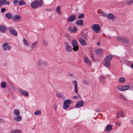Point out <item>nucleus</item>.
I'll return each mask as SVG.
<instances>
[{"mask_svg": "<svg viewBox=\"0 0 133 133\" xmlns=\"http://www.w3.org/2000/svg\"><path fill=\"white\" fill-rule=\"evenodd\" d=\"M72 103V101L70 99H68L65 100L63 102V108L64 109H67L70 107V104Z\"/></svg>", "mask_w": 133, "mask_h": 133, "instance_id": "obj_1", "label": "nucleus"}, {"mask_svg": "<svg viewBox=\"0 0 133 133\" xmlns=\"http://www.w3.org/2000/svg\"><path fill=\"white\" fill-rule=\"evenodd\" d=\"M71 44L73 47V49L75 51H77L79 48L78 43L77 41L75 39H74L71 42Z\"/></svg>", "mask_w": 133, "mask_h": 133, "instance_id": "obj_2", "label": "nucleus"}, {"mask_svg": "<svg viewBox=\"0 0 133 133\" xmlns=\"http://www.w3.org/2000/svg\"><path fill=\"white\" fill-rule=\"evenodd\" d=\"M92 30L94 31L95 32L98 33L99 32L100 26L97 24H95L92 26Z\"/></svg>", "mask_w": 133, "mask_h": 133, "instance_id": "obj_3", "label": "nucleus"}, {"mask_svg": "<svg viewBox=\"0 0 133 133\" xmlns=\"http://www.w3.org/2000/svg\"><path fill=\"white\" fill-rule=\"evenodd\" d=\"M118 40L121 41L124 43H127L128 42V40L127 38L122 36H119L117 38Z\"/></svg>", "mask_w": 133, "mask_h": 133, "instance_id": "obj_4", "label": "nucleus"}, {"mask_svg": "<svg viewBox=\"0 0 133 133\" xmlns=\"http://www.w3.org/2000/svg\"><path fill=\"white\" fill-rule=\"evenodd\" d=\"M9 30L10 34L11 35L15 36H16L17 35V31L13 27H10L9 28Z\"/></svg>", "mask_w": 133, "mask_h": 133, "instance_id": "obj_5", "label": "nucleus"}, {"mask_svg": "<svg viewBox=\"0 0 133 133\" xmlns=\"http://www.w3.org/2000/svg\"><path fill=\"white\" fill-rule=\"evenodd\" d=\"M38 0L34 1L32 2L30 5L31 7L34 9H36L38 6Z\"/></svg>", "mask_w": 133, "mask_h": 133, "instance_id": "obj_6", "label": "nucleus"}, {"mask_svg": "<svg viewBox=\"0 0 133 133\" xmlns=\"http://www.w3.org/2000/svg\"><path fill=\"white\" fill-rule=\"evenodd\" d=\"M2 46L3 49L4 50H6L7 49L10 50L11 48V46L6 43L3 44V45Z\"/></svg>", "mask_w": 133, "mask_h": 133, "instance_id": "obj_7", "label": "nucleus"}, {"mask_svg": "<svg viewBox=\"0 0 133 133\" xmlns=\"http://www.w3.org/2000/svg\"><path fill=\"white\" fill-rule=\"evenodd\" d=\"M19 92L21 95L25 96H28L29 95V94L25 90H23L21 89H19Z\"/></svg>", "mask_w": 133, "mask_h": 133, "instance_id": "obj_8", "label": "nucleus"}, {"mask_svg": "<svg viewBox=\"0 0 133 133\" xmlns=\"http://www.w3.org/2000/svg\"><path fill=\"white\" fill-rule=\"evenodd\" d=\"M76 19V16L74 15H72L68 19V21L69 22H70L75 21Z\"/></svg>", "mask_w": 133, "mask_h": 133, "instance_id": "obj_9", "label": "nucleus"}, {"mask_svg": "<svg viewBox=\"0 0 133 133\" xmlns=\"http://www.w3.org/2000/svg\"><path fill=\"white\" fill-rule=\"evenodd\" d=\"M84 103L82 101H80L78 102L76 104L75 107L76 108H79L84 106Z\"/></svg>", "mask_w": 133, "mask_h": 133, "instance_id": "obj_10", "label": "nucleus"}, {"mask_svg": "<svg viewBox=\"0 0 133 133\" xmlns=\"http://www.w3.org/2000/svg\"><path fill=\"white\" fill-rule=\"evenodd\" d=\"M95 52L97 55H102L103 53V50L102 49H97L95 50Z\"/></svg>", "mask_w": 133, "mask_h": 133, "instance_id": "obj_11", "label": "nucleus"}, {"mask_svg": "<svg viewBox=\"0 0 133 133\" xmlns=\"http://www.w3.org/2000/svg\"><path fill=\"white\" fill-rule=\"evenodd\" d=\"M65 44L66 45L65 49L66 51L68 52L71 51L72 50V47L69 45L68 43L66 42L65 43Z\"/></svg>", "mask_w": 133, "mask_h": 133, "instance_id": "obj_12", "label": "nucleus"}, {"mask_svg": "<svg viewBox=\"0 0 133 133\" xmlns=\"http://www.w3.org/2000/svg\"><path fill=\"white\" fill-rule=\"evenodd\" d=\"M79 40L80 43L82 45L85 46L87 44V42L82 38H79Z\"/></svg>", "mask_w": 133, "mask_h": 133, "instance_id": "obj_13", "label": "nucleus"}, {"mask_svg": "<svg viewBox=\"0 0 133 133\" xmlns=\"http://www.w3.org/2000/svg\"><path fill=\"white\" fill-rule=\"evenodd\" d=\"M21 18V16L20 15H15L12 17V19L13 21H18Z\"/></svg>", "mask_w": 133, "mask_h": 133, "instance_id": "obj_14", "label": "nucleus"}, {"mask_svg": "<svg viewBox=\"0 0 133 133\" xmlns=\"http://www.w3.org/2000/svg\"><path fill=\"white\" fill-rule=\"evenodd\" d=\"M112 58L113 56L112 55H108L105 58V61H107L110 62V61L112 59Z\"/></svg>", "mask_w": 133, "mask_h": 133, "instance_id": "obj_15", "label": "nucleus"}, {"mask_svg": "<svg viewBox=\"0 0 133 133\" xmlns=\"http://www.w3.org/2000/svg\"><path fill=\"white\" fill-rule=\"evenodd\" d=\"M76 24L78 25H84L83 21L82 19H78L76 21Z\"/></svg>", "mask_w": 133, "mask_h": 133, "instance_id": "obj_16", "label": "nucleus"}, {"mask_svg": "<svg viewBox=\"0 0 133 133\" xmlns=\"http://www.w3.org/2000/svg\"><path fill=\"white\" fill-rule=\"evenodd\" d=\"M6 30V27L4 25H0V32H4Z\"/></svg>", "mask_w": 133, "mask_h": 133, "instance_id": "obj_17", "label": "nucleus"}, {"mask_svg": "<svg viewBox=\"0 0 133 133\" xmlns=\"http://www.w3.org/2000/svg\"><path fill=\"white\" fill-rule=\"evenodd\" d=\"M13 113L16 116H18L20 114V112L19 110L16 109L14 110Z\"/></svg>", "mask_w": 133, "mask_h": 133, "instance_id": "obj_18", "label": "nucleus"}, {"mask_svg": "<svg viewBox=\"0 0 133 133\" xmlns=\"http://www.w3.org/2000/svg\"><path fill=\"white\" fill-rule=\"evenodd\" d=\"M17 117H15L14 118V119L16 121H19L21 120L22 118L19 115L18 116H17Z\"/></svg>", "mask_w": 133, "mask_h": 133, "instance_id": "obj_19", "label": "nucleus"}, {"mask_svg": "<svg viewBox=\"0 0 133 133\" xmlns=\"http://www.w3.org/2000/svg\"><path fill=\"white\" fill-rule=\"evenodd\" d=\"M5 16L6 18L8 19H10L12 17V15L9 12L6 13L5 14Z\"/></svg>", "mask_w": 133, "mask_h": 133, "instance_id": "obj_20", "label": "nucleus"}, {"mask_svg": "<svg viewBox=\"0 0 133 133\" xmlns=\"http://www.w3.org/2000/svg\"><path fill=\"white\" fill-rule=\"evenodd\" d=\"M107 18L110 19H112L114 18V17L113 14H109L107 16Z\"/></svg>", "mask_w": 133, "mask_h": 133, "instance_id": "obj_21", "label": "nucleus"}, {"mask_svg": "<svg viewBox=\"0 0 133 133\" xmlns=\"http://www.w3.org/2000/svg\"><path fill=\"white\" fill-rule=\"evenodd\" d=\"M112 126L110 124L108 125L106 127V129L107 131H109L112 129Z\"/></svg>", "mask_w": 133, "mask_h": 133, "instance_id": "obj_22", "label": "nucleus"}, {"mask_svg": "<svg viewBox=\"0 0 133 133\" xmlns=\"http://www.w3.org/2000/svg\"><path fill=\"white\" fill-rule=\"evenodd\" d=\"M84 62L86 63H87L88 64L90 65H91V62L90 61H89L88 58L87 57H86L84 59Z\"/></svg>", "mask_w": 133, "mask_h": 133, "instance_id": "obj_23", "label": "nucleus"}, {"mask_svg": "<svg viewBox=\"0 0 133 133\" xmlns=\"http://www.w3.org/2000/svg\"><path fill=\"white\" fill-rule=\"evenodd\" d=\"M126 2L128 5H129L133 3V0H127Z\"/></svg>", "mask_w": 133, "mask_h": 133, "instance_id": "obj_24", "label": "nucleus"}, {"mask_svg": "<svg viewBox=\"0 0 133 133\" xmlns=\"http://www.w3.org/2000/svg\"><path fill=\"white\" fill-rule=\"evenodd\" d=\"M18 4L19 5H26V3L23 0H20L19 1Z\"/></svg>", "mask_w": 133, "mask_h": 133, "instance_id": "obj_25", "label": "nucleus"}, {"mask_svg": "<svg viewBox=\"0 0 133 133\" xmlns=\"http://www.w3.org/2000/svg\"><path fill=\"white\" fill-rule=\"evenodd\" d=\"M21 130L18 129H16L13 130H11V133H20Z\"/></svg>", "mask_w": 133, "mask_h": 133, "instance_id": "obj_26", "label": "nucleus"}, {"mask_svg": "<svg viewBox=\"0 0 133 133\" xmlns=\"http://www.w3.org/2000/svg\"><path fill=\"white\" fill-rule=\"evenodd\" d=\"M105 62L104 64L105 66L108 68L109 67L111 64L110 62L107 61Z\"/></svg>", "mask_w": 133, "mask_h": 133, "instance_id": "obj_27", "label": "nucleus"}, {"mask_svg": "<svg viewBox=\"0 0 133 133\" xmlns=\"http://www.w3.org/2000/svg\"><path fill=\"white\" fill-rule=\"evenodd\" d=\"M122 87V91H124L126 90H127L129 88V86L128 85H127L125 86H124Z\"/></svg>", "mask_w": 133, "mask_h": 133, "instance_id": "obj_28", "label": "nucleus"}, {"mask_svg": "<svg viewBox=\"0 0 133 133\" xmlns=\"http://www.w3.org/2000/svg\"><path fill=\"white\" fill-rule=\"evenodd\" d=\"M23 42L24 44L26 46L28 47L29 46V44L28 41L25 39L23 40Z\"/></svg>", "mask_w": 133, "mask_h": 133, "instance_id": "obj_29", "label": "nucleus"}, {"mask_svg": "<svg viewBox=\"0 0 133 133\" xmlns=\"http://www.w3.org/2000/svg\"><path fill=\"white\" fill-rule=\"evenodd\" d=\"M6 84L5 82H2L1 83V87L3 88H5L6 87Z\"/></svg>", "mask_w": 133, "mask_h": 133, "instance_id": "obj_30", "label": "nucleus"}, {"mask_svg": "<svg viewBox=\"0 0 133 133\" xmlns=\"http://www.w3.org/2000/svg\"><path fill=\"white\" fill-rule=\"evenodd\" d=\"M85 17V15L83 13L80 14L78 17V19L83 18Z\"/></svg>", "mask_w": 133, "mask_h": 133, "instance_id": "obj_31", "label": "nucleus"}, {"mask_svg": "<svg viewBox=\"0 0 133 133\" xmlns=\"http://www.w3.org/2000/svg\"><path fill=\"white\" fill-rule=\"evenodd\" d=\"M60 7L59 6H58L57 7L56 11L58 14H61V12L60 11Z\"/></svg>", "mask_w": 133, "mask_h": 133, "instance_id": "obj_32", "label": "nucleus"}, {"mask_svg": "<svg viewBox=\"0 0 133 133\" xmlns=\"http://www.w3.org/2000/svg\"><path fill=\"white\" fill-rule=\"evenodd\" d=\"M43 5V2L42 0L38 1V6L39 7H41Z\"/></svg>", "mask_w": 133, "mask_h": 133, "instance_id": "obj_33", "label": "nucleus"}, {"mask_svg": "<svg viewBox=\"0 0 133 133\" xmlns=\"http://www.w3.org/2000/svg\"><path fill=\"white\" fill-rule=\"evenodd\" d=\"M6 0H0V6L5 4Z\"/></svg>", "mask_w": 133, "mask_h": 133, "instance_id": "obj_34", "label": "nucleus"}, {"mask_svg": "<svg viewBox=\"0 0 133 133\" xmlns=\"http://www.w3.org/2000/svg\"><path fill=\"white\" fill-rule=\"evenodd\" d=\"M125 81V79L123 77H121L119 79V81L120 82V83H123Z\"/></svg>", "mask_w": 133, "mask_h": 133, "instance_id": "obj_35", "label": "nucleus"}, {"mask_svg": "<svg viewBox=\"0 0 133 133\" xmlns=\"http://www.w3.org/2000/svg\"><path fill=\"white\" fill-rule=\"evenodd\" d=\"M82 83H83L87 85H90V83L89 82L85 80H83L82 81Z\"/></svg>", "mask_w": 133, "mask_h": 133, "instance_id": "obj_36", "label": "nucleus"}, {"mask_svg": "<svg viewBox=\"0 0 133 133\" xmlns=\"http://www.w3.org/2000/svg\"><path fill=\"white\" fill-rule=\"evenodd\" d=\"M43 44L45 46H46L48 44V43L47 41L45 39H43Z\"/></svg>", "mask_w": 133, "mask_h": 133, "instance_id": "obj_37", "label": "nucleus"}, {"mask_svg": "<svg viewBox=\"0 0 133 133\" xmlns=\"http://www.w3.org/2000/svg\"><path fill=\"white\" fill-rule=\"evenodd\" d=\"M78 30V28L76 26H74L73 28V32H76Z\"/></svg>", "mask_w": 133, "mask_h": 133, "instance_id": "obj_38", "label": "nucleus"}, {"mask_svg": "<svg viewBox=\"0 0 133 133\" xmlns=\"http://www.w3.org/2000/svg\"><path fill=\"white\" fill-rule=\"evenodd\" d=\"M73 84H74V87H77V82L76 81H73Z\"/></svg>", "mask_w": 133, "mask_h": 133, "instance_id": "obj_39", "label": "nucleus"}, {"mask_svg": "<svg viewBox=\"0 0 133 133\" xmlns=\"http://www.w3.org/2000/svg\"><path fill=\"white\" fill-rule=\"evenodd\" d=\"M101 16L103 17H105L106 16L107 14L106 13L103 12L101 15Z\"/></svg>", "mask_w": 133, "mask_h": 133, "instance_id": "obj_40", "label": "nucleus"}, {"mask_svg": "<svg viewBox=\"0 0 133 133\" xmlns=\"http://www.w3.org/2000/svg\"><path fill=\"white\" fill-rule=\"evenodd\" d=\"M41 114L40 111L39 110H38L35 111L34 112V114L36 115H39Z\"/></svg>", "mask_w": 133, "mask_h": 133, "instance_id": "obj_41", "label": "nucleus"}, {"mask_svg": "<svg viewBox=\"0 0 133 133\" xmlns=\"http://www.w3.org/2000/svg\"><path fill=\"white\" fill-rule=\"evenodd\" d=\"M115 124L118 127H120L121 125V124L118 122H115Z\"/></svg>", "mask_w": 133, "mask_h": 133, "instance_id": "obj_42", "label": "nucleus"}, {"mask_svg": "<svg viewBox=\"0 0 133 133\" xmlns=\"http://www.w3.org/2000/svg\"><path fill=\"white\" fill-rule=\"evenodd\" d=\"M117 89L121 91H122V87L121 86H119L117 87Z\"/></svg>", "mask_w": 133, "mask_h": 133, "instance_id": "obj_43", "label": "nucleus"}, {"mask_svg": "<svg viewBox=\"0 0 133 133\" xmlns=\"http://www.w3.org/2000/svg\"><path fill=\"white\" fill-rule=\"evenodd\" d=\"M36 44L37 42L32 43L31 46L32 48H34L36 45Z\"/></svg>", "mask_w": 133, "mask_h": 133, "instance_id": "obj_44", "label": "nucleus"}, {"mask_svg": "<svg viewBox=\"0 0 133 133\" xmlns=\"http://www.w3.org/2000/svg\"><path fill=\"white\" fill-rule=\"evenodd\" d=\"M18 0H14L13 1V3L14 4H16L18 3Z\"/></svg>", "mask_w": 133, "mask_h": 133, "instance_id": "obj_45", "label": "nucleus"}, {"mask_svg": "<svg viewBox=\"0 0 133 133\" xmlns=\"http://www.w3.org/2000/svg\"><path fill=\"white\" fill-rule=\"evenodd\" d=\"M56 95L58 97H62V95L60 93H57Z\"/></svg>", "mask_w": 133, "mask_h": 133, "instance_id": "obj_46", "label": "nucleus"}, {"mask_svg": "<svg viewBox=\"0 0 133 133\" xmlns=\"http://www.w3.org/2000/svg\"><path fill=\"white\" fill-rule=\"evenodd\" d=\"M75 92L76 93H77L78 92V90L77 89V87H75Z\"/></svg>", "mask_w": 133, "mask_h": 133, "instance_id": "obj_47", "label": "nucleus"}, {"mask_svg": "<svg viewBox=\"0 0 133 133\" xmlns=\"http://www.w3.org/2000/svg\"><path fill=\"white\" fill-rule=\"evenodd\" d=\"M1 12L2 13L4 12L5 11V9L4 8H2L1 9Z\"/></svg>", "mask_w": 133, "mask_h": 133, "instance_id": "obj_48", "label": "nucleus"}, {"mask_svg": "<svg viewBox=\"0 0 133 133\" xmlns=\"http://www.w3.org/2000/svg\"><path fill=\"white\" fill-rule=\"evenodd\" d=\"M119 114H120V115H121V116H122L123 117H124V116L123 115V111H120Z\"/></svg>", "mask_w": 133, "mask_h": 133, "instance_id": "obj_49", "label": "nucleus"}, {"mask_svg": "<svg viewBox=\"0 0 133 133\" xmlns=\"http://www.w3.org/2000/svg\"><path fill=\"white\" fill-rule=\"evenodd\" d=\"M72 28L71 27H69L68 28V30L70 32H73V31H72Z\"/></svg>", "mask_w": 133, "mask_h": 133, "instance_id": "obj_50", "label": "nucleus"}, {"mask_svg": "<svg viewBox=\"0 0 133 133\" xmlns=\"http://www.w3.org/2000/svg\"><path fill=\"white\" fill-rule=\"evenodd\" d=\"M83 38L85 40H87L88 39V38L87 37V36L85 35V36H83Z\"/></svg>", "mask_w": 133, "mask_h": 133, "instance_id": "obj_51", "label": "nucleus"}, {"mask_svg": "<svg viewBox=\"0 0 133 133\" xmlns=\"http://www.w3.org/2000/svg\"><path fill=\"white\" fill-rule=\"evenodd\" d=\"M105 78V77L104 76H102V75L101 76V79H102V80H103L104 81L105 80V79H104Z\"/></svg>", "mask_w": 133, "mask_h": 133, "instance_id": "obj_52", "label": "nucleus"}, {"mask_svg": "<svg viewBox=\"0 0 133 133\" xmlns=\"http://www.w3.org/2000/svg\"><path fill=\"white\" fill-rule=\"evenodd\" d=\"M91 58L92 59V60H93V61H94L95 59L94 58V57L93 55V54H91Z\"/></svg>", "mask_w": 133, "mask_h": 133, "instance_id": "obj_53", "label": "nucleus"}, {"mask_svg": "<svg viewBox=\"0 0 133 133\" xmlns=\"http://www.w3.org/2000/svg\"><path fill=\"white\" fill-rule=\"evenodd\" d=\"M121 98L122 99L125 100H126V98L122 95L121 96Z\"/></svg>", "mask_w": 133, "mask_h": 133, "instance_id": "obj_54", "label": "nucleus"}, {"mask_svg": "<svg viewBox=\"0 0 133 133\" xmlns=\"http://www.w3.org/2000/svg\"><path fill=\"white\" fill-rule=\"evenodd\" d=\"M43 65H47V63L46 61H44L43 63Z\"/></svg>", "mask_w": 133, "mask_h": 133, "instance_id": "obj_55", "label": "nucleus"}, {"mask_svg": "<svg viewBox=\"0 0 133 133\" xmlns=\"http://www.w3.org/2000/svg\"><path fill=\"white\" fill-rule=\"evenodd\" d=\"M5 4H6L7 5H9L10 4V2L9 1H6V0Z\"/></svg>", "mask_w": 133, "mask_h": 133, "instance_id": "obj_56", "label": "nucleus"}, {"mask_svg": "<svg viewBox=\"0 0 133 133\" xmlns=\"http://www.w3.org/2000/svg\"><path fill=\"white\" fill-rule=\"evenodd\" d=\"M73 98L74 99H77L78 98V97L77 96L75 95L73 96Z\"/></svg>", "mask_w": 133, "mask_h": 133, "instance_id": "obj_57", "label": "nucleus"}, {"mask_svg": "<svg viewBox=\"0 0 133 133\" xmlns=\"http://www.w3.org/2000/svg\"><path fill=\"white\" fill-rule=\"evenodd\" d=\"M41 64H42L40 63L39 62H38V65H39V66H41Z\"/></svg>", "mask_w": 133, "mask_h": 133, "instance_id": "obj_58", "label": "nucleus"}, {"mask_svg": "<svg viewBox=\"0 0 133 133\" xmlns=\"http://www.w3.org/2000/svg\"><path fill=\"white\" fill-rule=\"evenodd\" d=\"M3 119L1 118H0V122H3Z\"/></svg>", "mask_w": 133, "mask_h": 133, "instance_id": "obj_59", "label": "nucleus"}, {"mask_svg": "<svg viewBox=\"0 0 133 133\" xmlns=\"http://www.w3.org/2000/svg\"><path fill=\"white\" fill-rule=\"evenodd\" d=\"M117 115L116 116V118H119V116L118 115L117 113Z\"/></svg>", "mask_w": 133, "mask_h": 133, "instance_id": "obj_60", "label": "nucleus"}, {"mask_svg": "<svg viewBox=\"0 0 133 133\" xmlns=\"http://www.w3.org/2000/svg\"><path fill=\"white\" fill-rule=\"evenodd\" d=\"M68 75V76H72L73 75H72V74H69Z\"/></svg>", "mask_w": 133, "mask_h": 133, "instance_id": "obj_61", "label": "nucleus"}, {"mask_svg": "<svg viewBox=\"0 0 133 133\" xmlns=\"http://www.w3.org/2000/svg\"><path fill=\"white\" fill-rule=\"evenodd\" d=\"M78 97L80 98H81V97L80 95L79 94H78Z\"/></svg>", "mask_w": 133, "mask_h": 133, "instance_id": "obj_62", "label": "nucleus"}, {"mask_svg": "<svg viewBox=\"0 0 133 133\" xmlns=\"http://www.w3.org/2000/svg\"><path fill=\"white\" fill-rule=\"evenodd\" d=\"M100 44V43L99 42H98L97 43V45H99Z\"/></svg>", "mask_w": 133, "mask_h": 133, "instance_id": "obj_63", "label": "nucleus"}, {"mask_svg": "<svg viewBox=\"0 0 133 133\" xmlns=\"http://www.w3.org/2000/svg\"><path fill=\"white\" fill-rule=\"evenodd\" d=\"M131 66L132 68H133V63L131 64Z\"/></svg>", "mask_w": 133, "mask_h": 133, "instance_id": "obj_64", "label": "nucleus"}]
</instances>
